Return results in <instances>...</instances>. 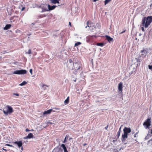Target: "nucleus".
<instances>
[{"instance_id": "a19ab883", "label": "nucleus", "mask_w": 152, "mask_h": 152, "mask_svg": "<svg viewBox=\"0 0 152 152\" xmlns=\"http://www.w3.org/2000/svg\"><path fill=\"white\" fill-rule=\"evenodd\" d=\"M69 25L70 26H71V24L70 22H69Z\"/></svg>"}, {"instance_id": "423d86ee", "label": "nucleus", "mask_w": 152, "mask_h": 152, "mask_svg": "<svg viewBox=\"0 0 152 152\" xmlns=\"http://www.w3.org/2000/svg\"><path fill=\"white\" fill-rule=\"evenodd\" d=\"M27 71L26 70L21 69L19 70H16L13 73L14 74L18 75H23L26 73Z\"/></svg>"}, {"instance_id": "cd10ccee", "label": "nucleus", "mask_w": 152, "mask_h": 152, "mask_svg": "<svg viewBox=\"0 0 152 152\" xmlns=\"http://www.w3.org/2000/svg\"><path fill=\"white\" fill-rule=\"evenodd\" d=\"M148 68L152 71V65H148Z\"/></svg>"}, {"instance_id": "8fccbe9b", "label": "nucleus", "mask_w": 152, "mask_h": 152, "mask_svg": "<svg viewBox=\"0 0 152 152\" xmlns=\"http://www.w3.org/2000/svg\"><path fill=\"white\" fill-rule=\"evenodd\" d=\"M74 81L75 82L76 81V80H74Z\"/></svg>"}, {"instance_id": "37998d69", "label": "nucleus", "mask_w": 152, "mask_h": 152, "mask_svg": "<svg viewBox=\"0 0 152 152\" xmlns=\"http://www.w3.org/2000/svg\"><path fill=\"white\" fill-rule=\"evenodd\" d=\"M25 9V7H23L22 8V10L23 11V10Z\"/></svg>"}, {"instance_id": "79ce46f5", "label": "nucleus", "mask_w": 152, "mask_h": 152, "mask_svg": "<svg viewBox=\"0 0 152 152\" xmlns=\"http://www.w3.org/2000/svg\"><path fill=\"white\" fill-rule=\"evenodd\" d=\"M108 127V125H107V126L105 127V128L106 129H107Z\"/></svg>"}, {"instance_id": "c9c22d12", "label": "nucleus", "mask_w": 152, "mask_h": 152, "mask_svg": "<svg viewBox=\"0 0 152 152\" xmlns=\"http://www.w3.org/2000/svg\"><path fill=\"white\" fill-rule=\"evenodd\" d=\"M30 130L29 129H26V132H28V131H29Z\"/></svg>"}, {"instance_id": "1a4fd4ad", "label": "nucleus", "mask_w": 152, "mask_h": 152, "mask_svg": "<svg viewBox=\"0 0 152 152\" xmlns=\"http://www.w3.org/2000/svg\"><path fill=\"white\" fill-rule=\"evenodd\" d=\"M47 7L48 5L47 4H45L43 6H42L41 8L42 9V10L41 11V12H44L46 11H49L48 8L47 9Z\"/></svg>"}, {"instance_id": "20e7f679", "label": "nucleus", "mask_w": 152, "mask_h": 152, "mask_svg": "<svg viewBox=\"0 0 152 152\" xmlns=\"http://www.w3.org/2000/svg\"><path fill=\"white\" fill-rule=\"evenodd\" d=\"M82 66V64L79 62L74 63L73 67L74 69V71L73 72L74 73L76 74L77 72L79 71Z\"/></svg>"}, {"instance_id": "49530a36", "label": "nucleus", "mask_w": 152, "mask_h": 152, "mask_svg": "<svg viewBox=\"0 0 152 152\" xmlns=\"http://www.w3.org/2000/svg\"><path fill=\"white\" fill-rule=\"evenodd\" d=\"M3 150H4V151H6V149H4V148H3Z\"/></svg>"}, {"instance_id": "39448f33", "label": "nucleus", "mask_w": 152, "mask_h": 152, "mask_svg": "<svg viewBox=\"0 0 152 152\" xmlns=\"http://www.w3.org/2000/svg\"><path fill=\"white\" fill-rule=\"evenodd\" d=\"M151 119L149 118H148L146 120L144 123L143 125L146 129L148 128L151 125Z\"/></svg>"}, {"instance_id": "4468645a", "label": "nucleus", "mask_w": 152, "mask_h": 152, "mask_svg": "<svg viewBox=\"0 0 152 152\" xmlns=\"http://www.w3.org/2000/svg\"><path fill=\"white\" fill-rule=\"evenodd\" d=\"M33 136V134L31 133L29 134L28 136L24 138L25 139H28L30 138H32Z\"/></svg>"}, {"instance_id": "f257e3e1", "label": "nucleus", "mask_w": 152, "mask_h": 152, "mask_svg": "<svg viewBox=\"0 0 152 152\" xmlns=\"http://www.w3.org/2000/svg\"><path fill=\"white\" fill-rule=\"evenodd\" d=\"M152 22V16H148L144 17L142 20V26L145 28H147Z\"/></svg>"}, {"instance_id": "c756f323", "label": "nucleus", "mask_w": 152, "mask_h": 152, "mask_svg": "<svg viewBox=\"0 0 152 152\" xmlns=\"http://www.w3.org/2000/svg\"><path fill=\"white\" fill-rule=\"evenodd\" d=\"M29 72L31 73V75H32V69H30L29 70Z\"/></svg>"}, {"instance_id": "5701e85b", "label": "nucleus", "mask_w": 152, "mask_h": 152, "mask_svg": "<svg viewBox=\"0 0 152 152\" xmlns=\"http://www.w3.org/2000/svg\"><path fill=\"white\" fill-rule=\"evenodd\" d=\"M111 0H105L104 1V4L106 5V4L109 3Z\"/></svg>"}, {"instance_id": "dca6fc26", "label": "nucleus", "mask_w": 152, "mask_h": 152, "mask_svg": "<svg viewBox=\"0 0 152 152\" xmlns=\"http://www.w3.org/2000/svg\"><path fill=\"white\" fill-rule=\"evenodd\" d=\"M61 147H62V148L64 149V152H68V151H67V150L66 147V146H65L64 144H62L61 145Z\"/></svg>"}, {"instance_id": "4be33fe9", "label": "nucleus", "mask_w": 152, "mask_h": 152, "mask_svg": "<svg viewBox=\"0 0 152 152\" xmlns=\"http://www.w3.org/2000/svg\"><path fill=\"white\" fill-rule=\"evenodd\" d=\"M97 45L98 46L102 47L104 45V44L102 43H99L97 44Z\"/></svg>"}, {"instance_id": "bb28decb", "label": "nucleus", "mask_w": 152, "mask_h": 152, "mask_svg": "<svg viewBox=\"0 0 152 152\" xmlns=\"http://www.w3.org/2000/svg\"><path fill=\"white\" fill-rule=\"evenodd\" d=\"M120 132L119 131H118L117 133V137L118 138L120 135Z\"/></svg>"}, {"instance_id": "09e8293b", "label": "nucleus", "mask_w": 152, "mask_h": 152, "mask_svg": "<svg viewBox=\"0 0 152 152\" xmlns=\"http://www.w3.org/2000/svg\"><path fill=\"white\" fill-rule=\"evenodd\" d=\"M21 149L22 151L23 150V148L22 147L21 148Z\"/></svg>"}, {"instance_id": "aec40b11", "label": "nucleus", "mask_w": 152, "mask_h": 152, "mask_svg": "<svg viewBox=\"0 0 152 152\" xmlns=\"http://www.w3.org/2000/svg\"><path fill=\"white\" fill-rule=\"evenodd\" d=\"M69 102V97H68L67 99L65 100L64 103L65 104H67Z\"/></svg>"}, {"instance_id": "2f4dec72", "label": "nucleus", "mask_w": 152, "mask_h": 152, "mask_svg": "<svg viewBox=\"0 0 152 152\" xmlns=\"http://www.w3.org/2000/svg\"><path fill=\"white\" fill-rule=\"evenodd\" d=\"M123 126V125H121V126H120V127L119 129V131H119L120 132H121V127L122 126Z\"/></svg>"}, {"instance_id": "6e6552de", "label": "nucleus", "mask_w": 152, "mask_h": 152, "mask_svg": "<svg viewBox=\"0 0 152 152\" xmlns=\"http://www.w3.org/2000/svg\"><path fill=\"white\" fill-rule=\"evenodd\" d=\"M123 85V83L121 82H120L118 85V89L119 91L120 94H121L122 92Z\"/></svg>"}, {"instance_id": "393cba45", "label": "nucleus", "mask_w": 152, "mask_h": 152, "mask_svg": "<svg viewBox=\"0 0 152 152\" xmlns=\"http://www.w3.org/2000/svg\"><path fill=\"white\" fill-rule=\"evenodd\" d=\"M81 44V43L80 42H77L75 44V46H77L78 45H79Z\"/></svg>"}, {"instance_id": "6ab92c4d", "label": "nucleus", "mask_w": 152, "mask_h": 152, "mask_svg": "<svg viewBox=\"0 0 152 152\" xmlns=\"http://www.w3.org/2000/svg\"><path fill=\"white\" fill-rule=\"evenodd\" d=\"M151 136V133H148L147 134V136L145 138V139H148Z\"/></svg>"}, {"instance_id": "0eeeda50", "label": "nucleus", "mask_w": 152, "mask_h": 152, "mask_svg": "<svg viewBox=\"0 0 152 152\" xmlns=\"http://www.w3.org/2000/svg\"><path fill=\"white\" fill-rule=\"evenodd\" d=\"M86 25H87V26H85V28H86L87 27L91 28L92 27L94 26V25L93 23L90 21H88L86 23Z\"/></svg>"}, {"instance_id": "473e14b6", "label": "nucleus", "mask_w": 152, "mask_h": 152, "mask_svg": "<svg viewBox=\"0 0 152 152\" xmlns=\"http://www.w3.org/2000/svg\"><path fill=\"white\" fill-rule=\"evenodd\" d=\"M144 27L143 26V27H141V29H142V30L143 31H145V30H144Z\"/></svg>"}, {"instance_id": "9b49d317", "label": "nucleus", "mask_w": 152, "mask_h": 152, "mask_svg": "<svg viewBox=\"0 0 152 152\" xmlns=\"http://www.w3.org/2000/svg\"><path fill=\"white\" fill-rule=\"evenodd\" d=\"M105 37L106 39L109 42H113V39L110 37L108 35H106Z\"/></svg>"}, {"instance_id": "c03bdc74", "label": "nucleus", "mask_w": 152, "mask_h": 152, "mask_svg": "<svg viewBox=\"0 0 152 152\" xmlns=\"http://www.w3.org/2000/svg\"><path fill=\"white\" fill-rule=\"evenodd\" d=\"M55 109L56 110H59V108H55Z\"/></svg>"}, {"instance_id": "7c9ffc66", "label": "nucleus", "mask_w": 152, "mask_h": 152, "mask_svg": "<svg viewBox=\"0 0 152 152\" xmlns=\"http://www.w3.org/2000/svg\"><path fill=\"white\" fill-rule=\"evenodd\" d=\"M6 145L8 146H9L12 147H13V146L12 145H10L9 144H6Z\"/></svg>"}, {"instance_id": "b1692460", "label": "nucleus", "mask_w": 152, "mask_h": 152, "mask_svg": "<svg viewBox=\"0 0 152 152\" xmlns=\"http://www.w3.org/2000/svg\"><path fill=\"white\" fill-rule=\"evenodd\" d=\"M91 29H90V30L92 31H94V30L96 29V27L95 26H93V27H91Z\"/></svg>"}, {"instance_id": "58836bf2", "label": "nucleus", "mask_w": 152, "mask_h": 152, "mask_svg": "<svg viewBox=\"0 0 152 152\" xmlns=\"http://www.w3.org/2000/svg\"><path fill=\"white\" fill-rule=\"evenodd\" d=\"M137 133H136L134 135V137H136V135L137 134Z\"/></svg>"}, {"instance_id": "a211bd4d", "label": "nucleus", "mask_w": 152, "mask_h": 152, "mask_svg": "<svg viewBox=\"0 0 152 152\" xmlns=\"http://www.w3.org/2000/svg\"><path fill=\"white\" fill-rule=\"evenodd\" d=\"M11 26L10 24H7L5 26L4 28V30H7L9 29Z\"/></svg>"}, {"instance_id": "a878e982", "label": "nucleus", "mask_w": 152, "mask_h": 152, "mask_svg": "<svg viewBox=\"0 0 152 152\" xmlns=\"http://www.w3.org/2000/svg\"><path fill=\"white\" fill-rule=\"evenodd\" d=\"M31 50L29 49L28 50V52H26V54H31Z\"/></svg>"}, {"instance_id": "72a5a7b5", "label": "nucleus", "mask_w": 152, "mask_h": 152, "mask_svg": "<svg viewBox=\"0 0 152 152\" xmlns=\"http://www.w3.org/2000/svg\"><path fill=\"white\" fill-rule=\"evenodd\" d=\"M14 95H15L17 96H19V95L18 94H15V93L14 94Z\"/></svg>"}, {"instance_id": "f8f14e48", "label": "nucleus", "mask_w": 152, "mask_h": 152, "mask_svg": "<svg viewBox=\"0 0 152 152\" xmlns=\"http://www.w3.org/2000/svg\"><path fill=\"white\" fill-rule=\"evenodd\" d=\"M141 53H142L141 56H145L147 53V51L146 50H143L141 51Z\"/></svg>"}, {"instance_id": "f03ea898", "label": "nucleus", "mask_w": 152, "mask_h": 152, "mask_svg": "<svg viewBox=\"0 0 152 152\" xmlns=\"http://www.w3.org/2000/svg\"><path fill=\"white\" fill-rule=\"evenodd\" d=\"M124 134L122 135V140L123 142L126 141V139L128 138V134L131 132V129L130 128L125 127L123 129Z\"/></svg>"}, {"instance_id": "e433bc0d", "label": "nucleus", "mask_w": 152, "mask_h": 152, "mask_svg": "<svg viewBox=\"0 0 152 152\" xmlns=\"http://www.w3.org/2000/svg\"><path fill=\"white\" fill-rule=\"evenodd\" d=\"M66 137H65V139H64V141H63V142L64 143V142H65V141H66Z\"/></svg>"}, {"instance_id": "ddd939ff", "label": "nucleus", "mask_w": 152, "mask_h": 152, "mask_svg": "<svg viewBox=\"0 0 152 152\" xmlns=\"http://www.w3.org/2000/svg\"><path fill=\"white\" fill-rule=\"evenodd\" d=\"M56 7V6L53 5V6H50L49 4L48 5V8L49 11L51 10L55 9Z\"/></svg>"}, {"instance_id": "ea45409f", "label": "nucleus", "mask_w": 152, "mask_h": 152, "mask_svg": "<svg viewBox=\"0 0 152 152\" xmlns=\"http://www.w3.org/2000/svg\"><path fill=\"white\" fill-rule=\"evenodd\" d=\"M125 30H124V31L121 32L120 34H123V33H124V32H125Z\"/></svg>"}, {"instance_id": "2eb2a0df", "label": "nucleus", "mask_w": 152, "mask_h": 152, "mask_svg": "<svg viewBox=\"0 0 152 152\" xmlns=\"http://www.w3.org/2000/svg\"><path fill=\"white\" fill-rule=\"evenodd\" d=\"M14 143L15 144H17L19 148H20V147H21L22 145V142L21 141H19L18 142L16 141L14 142Z\"/></svg>"}, {"instance_id": "9d476101", "label": "nucleus", "mask_w": 152, "mask_h": 152, "mask_svg": "<svg viewBox=\"0 0 152 152\" xmlns=\"http://www.w3.org/2000/svg\"><path fill=\"white\" fill-rule=\"evenodd\" d=\"M53 110L52 109H49L47 111H45L43 112V115H46L47 114H49L53 111Z\"/></svg>"}, {"instance_id": "f704fd0d", "label": "nucleus", "mask_w": 152, "mask_h": 152, "mask_svg": "<svg viewBox=\"0 0 152 152\" xmlns=\"http://www.w3.org/2000/svg\"><path fill=\"white\" fill-rule=\"evenodd\" d=\"M137 62H140V59L139 58L137 59Z\"/></svg>"}, {"instance_id": "de8ad7c7", "label": "nucleus", "mask_w": 152, "mask_h": 152, "mask_svg": "<svg viewBox=\"0 0 152 152\" xmlns=\"http://www.w3.org/2000/svg\"><path fill=\"white\" fill-rule=\"evenodd\" d=\"M86 145V143H85V144H84L83 145H84V146H85V145Z\"/></svg>"}, {"instance_id": "7ed1b4c3", "label": "nucleus", "mask_w": 152, "mask_h": 152, "mask_svg": "<svg viewBox=\"0 0 152 152\" xmlns=\"http://www.w3.org/2000/svg\"><path fill=\"white\" fill-rule=\"evenodd\" d=\"M13 112V110L12 107L9 105H7L3 109L4 113L6 115L11 114Z\"/></svg>"}, {"instance_id": "f3484780", "label": "nucleus", "mask_w": 152, "mask_h": 152, "mask_svg": "<svg viewBox=\"0 0 152 152\" xmlns=\"http://www.w3.org/2000/svg\"><path fill=\"white\" fill-rule=\"evenodd\" d=\"M60 0H50V2L54 4L56 3H59V1Z\"/></svg>"}, {"instance_id": "c85d7f7f", "label": "nucleus", "mask_w": 152, "mask_h": 152, "mask_svg": "<svg viewBox=\"0 0 152 152\" xmlns=\"http://www.w3.org/2000/svg\"><path fill=\"white\" fill-rule=\"evenodd\" d=\"M46 87L47 86L45 85H42V87L44 88V90L45 89V88H46Z\"/></svg>"}, {"instance_id": "3c124183", "label": "nucleus", "mask_w": 152, "mask_h": 152, "mask_svg": "<svg viewBox=\"0 0 152 152\" xmlns=\"http://www.w3.org/2000/svg\"><path fill=\"white\" fill-rule=\"evenodd\" d=\"M29 37H28V39H29Z\"/></svg>"}, {"instance_id": "a18cd8bd", "label": "nucleus", "mask_w": 152, "mask_h": 152, "mask_svg": "<svg viewBox=\"0 0 152 152\" xmlns=\"http://www.w3.org/2000/svg\"><path fill=\"white\" fill-rule=\"evenodd\" d=\"M49 123H50V124H52V122H49Z\"/></svg>"}, {"instance_id": "412c9836", "label": "nucleus", "mask_w": 152, "mask_h": 152, "mask_svg": "<svg viewBox=\"0 0 152 152\" xmlns=\"http://www.w3.org/2000/svg\"><path fill=\"white\" fill-rule=\"evenodd\" d=\"M27 83V82L25 81H23L22 83L19 84V85L21 86H22L25 85Z\"/></svg>"}, {"instance_id": "4c0bfd02", "label": "nucleus", "mask_w": 152, "mask_h": 152, "mask_svg": "<svg viewBox=\"0 0 152 152\" xmlns=\"http://www.w3.org/2000/svg\"><path fill=\"white\" fill-rule=\"evenodd\" d=\"M69 61L70 63H71L72 62V60L71 59H70L69 60Z\"/></svg>"}]
</instances>
